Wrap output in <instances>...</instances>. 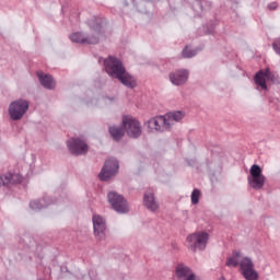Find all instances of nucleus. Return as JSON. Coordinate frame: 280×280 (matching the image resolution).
I'll return each instance as SVG.
<instances>
[{"label": "nucleus", "instance_id": "obj_21", "mask_svg": "<svg viewBox=\"0 0 280 280\" xmlns=\"http://www.w3.org/2000/svg\"><path fill=\"white\" fill-rule=\"evenodd\" d=\"M200 201V190L194 189L191 192V202L192 205H198Z\"/></svg>", "mask_w": 280, "mask_h": 280}, {"label": "nucleus", "instance_id": "obj_24", "mask_svg": "<svg viewBox=\"0 0 280 280\" xmlns=\"http://www.w3.org/2000/svg\"><path fill=\"white\" fill-rule=\"evenodd\" d=\"M269 10H277V3L269 4Z\"/></svg>", "mask_w": 280, "mask_h": 280}, {"label": "nucleus", "instance_id": "obj_11", "mask_svg": "<svg viewBox=\"0 0 280 280\" xmlns=\"http://www.w3.org/2000/svg\"><path fill=\"white\" fill-rule=\"evenodd\" d=\"M270 80V82H277V74L270 71V68H266V70H260L255 75V82L258 86H260L264 91L268 90V85L266 81Z\"/></svg>", "mask_w": 280, "mask_h": 280}, {"label": "nucleus", "instance_id": "obj_22", "mask_svg": "<svg viewBox=\"0 0 280 280\" xmlns=\"http://www.w3.org/2000/svg\"><path fill=\"white\" fill-rule=\"evenodd\" d=\"M183 56L185 58H194V56H196V50H189V47L186 46V48L183 50Z\"/></svg>", "mask_w": 280, "mask_h": 280}, {"label": "nucleus", "instance_id": "obj_15", "mask_svg": "<svg viewBox=\"0 0 280 280\" xmlns=\"http://www.w3.org/2000/svg\"><path fill=\"white\" fill-rule=\"evenodd\" d=\"M19 183H23V176H21V174L7 173L0 176V187L1 185L3 187L8 185H19Z\"/></svg>", "mask_w": 280, "mask_h": 280}, {"label": "nucleus", "instance_id": "obj_16", "mask_svg": "<svg viewBox=\"0 0 280 280\" xmlns=\"http://www.w3.org/2000/svg\"><path fill=\"white\" fill-rule=\"evenodd\" d=\"M189 72H187V70H178L175 73L170 74V80L172 84L180 86V84H185L187 82Z\"/></svg>", "mask_w": 280, "mask_h": 280}, {"label": "nucleus", "instance_id": "obj_25", "mask_svg": "<svg viewBox=\"0 0 280 280\" xmlns=\"http://www.w3.org/2000/svg\"><path fill=\"white\" fill-rule=\"evenodd\" d=\"M31 207H34V202H31Z\"/></svg>", "mask_w": 280, "mask_h": 280}, {"label": "nucleus", "instance_id": "obj_7", "mask_svg": "<svg viewBox=\"0 0 280 280\" xmlns=\"http://www.w3.org/2000/svg\"><path fill=\"white\" fill-rule=\"evenodd\" d=\"M144 126L149 132H165V130H170V122H167L165 115L150 118L144 122Z\"/></svg>", "mask_w": 280, "mask_h": 280}, {"label": "nucleus", "instance_id": "obj_5", "mask_svg": "<svg viewBox=\"0 0 280 280\" xmlns=\"http://www.w3.org/2000/svg\"><path fill=\"white\" fill-rule=\"evenodd\" d=\"M122 126L127 131L128 137H131L132 139H139V136L143 132L141 122L132 116H124Z\"/></svg>", "mask_w": 280, "mask_h": 280}, {"label": "nucleus", "instance_id": "obj_8", "mask_svg": "<svg viewBox=\"0 0 280 280\" xmlns=\"http://www.w3.org/2000/svg\"><path fill=\"white\" fill-rule=\"evenodd\" d=\"M249 174L250 177H248V184L253 189H261L264 185H266V176H264L259 165H252Z\"/></svg>", "mask_w": 280, "mask_h": 280}, {"label": "nucleus", "instance_id": "obj_1", "mask_svg": "<svg viewBox=\"0 0 280 280\" xmlns=\"http://www.w3.org/2000/svg\"><path fill=\"white\" fill-rule=\"evenodd\" d=\"M225 265L228 268H237L245 280H259V272L255 269L253 258L243 256L242 253L235 250L226 259Z\"/></svg>", "mask_w": 280, "mask_h": 280}, {"label": "nucleus", "instance_id": "obj_18", "mask_svg": "<svg viewBox=\"0 0 280 280\" xmlns=\"http://www.w3.org/2000/svg\"><path fill=\"white\" fill-rule=\"evenodd\" d=\"M37 78H39V82L42 85H44L45 89L56 88V81H54V78H51V75L45 74L43 72H37Z\"/></svg>", "mask_w": 280, "mask_h": 280}, {"label": "nucleus", "instance_id": "obj_19", "mask_svg": "<svg viewBox=\"0 0 280 280\" xmlns=\"http://www.w3.org/2000/svg\"><path fill=\"white\" fill-rule=\"evenodd\" d=\"M166 117V122L168 124V128H172L176 121H180L183 117H185V114L183 112H174L164 115Z\"/></svg>", "mask_w": 280, "mask_h": 280}, {"label": "nucleus", "instance_id": "obj_14", "mask_svg": "<svg viewBox=\"0 0 280 280\" xmlns=\"http://www.w3.org/2000/svg\"><path fill=\"white\" fill-rule=\"evenodd\" d=\"M93 226L94 235L98 237V240H104V231H106V222H104V219L95 214L93 217Z\"/></svg>", "mask_w": 280, "mask_h": 280}, {"label": "nucleus", "instance_id": "obj_3", "mask_svg": "<svg viewBox=\"0 0 280 280\" xmlns=\"http://www.w3.org/2000/svg\"><path fill=\"white\" fill-rule=\"evenodd\" d=\"M89 25L91 32L88 36L82 33H73L70 35V40L72 43H80L81 45H97V43H100V37L102 36V25H104V20H102V18H94L89 20Z\"/></svg>", "mask_w": 280, "mask_h": 280}, {"label": "nucleus", "instance_id": "obj_9", "mask_svg": "<svg viewBox=\"0 0 280 280\" xmlns=\"http://www.w3.org/2000/svg\"><path fill=\"white\" fill-rule=\"evenodd\" d=\"M107 199L114 211H117V213H128V202L121 195L110 191L107 195Z\"/></svg>", "mask_w": 280, "mask_h": 280}, {"label": "nucleus", "instance_id": "obj_23", "mask_svg": "<svg viewBox=\"0 0 280 280\" xmlns=\"http://www.w3.org/2000/svg\"><path fill=\"white\" fill-rule=\"evenodd\" d=\"M272 47H273L275 51L278 52L279 56H280V38H278V39L273 43Z\"/></svg>", "mask_w": 280, "mask_h": 280}, {"label": "nucleus", "instance_id": "obj_2", "mask_svg": "<svg viewBox=\"0 0 280 280\" xmlns=\"http://www.w3.org/2000/svg\"><path fill=\"white\" fill-rule=\"evenodd\" d=\"M105 70L110 78H116L128 89H135L137 86V80L130 73L126 71L121 60L115 57H109L104 61Z\"/></svg>", "mask_w": 280, "mask_h": 280}, {"label": "nucleus", "instance_id": "obj_17", "mask_svg": "<svg viewBox=\"0 0 280 280\" xmlns=\"http://www.w3.org/2000/svg\"><path fill=\"white\" fill-rule=\"evenodd\" d=\"M143 205L149 209V211H158L159 210V203H156V200H154V194L152 192H145L143 198Z\"/></svg>", "mask_w": 280, "mask_h": 280}, {"label": "nucleus", "instance_id": "obj_20", "mask_svg": "<svg viewBox=\"0 0 280 280\" xmlns=\"http://www.w3.org/2000/svg\"><path fill=\"white\" fill-rule=\"evenodd\" d=\"M109 135L115 141H119L124 137V129L119 127H109Z\"/></svg>", "mask_w": 280, "mask_h": 280}, {"label": "nucleus", "instance_id": "obj_6", "mask_svg": "<svg viewBox=\"0 0 280 280\" xmlns=\"http://www.w3.org/2000/svg\"><path fill=\"white\" fill-rule=\"evenodd\" d=\"M30 103L25 100H18L10 104L9 115L13 121H19L27 113Z\"/></svg>", "mask_w": 280, "mask_h": 280}, {"label": "nucleus", "instance_id": "obj_10", "mask_svg": "<svg viewBox=\"0 0 280 280\" xmlns=\"http://www.w3.org/2000/svg\"><path fill=\"white\" fill-rule=\"evenodd\" d=\"M117 170H119V163L115 159H109L105 162L98 178L109 180V178H113L117 174Z\"/></svg>", "mask_w": 280, "mask_h": 280}, {"label": "nucleus", "instance_id": "obj_13", "mask_svg": "<svg viewBox=\"0 0 280 280\" xmlns=\"http://www.w3.org/2000/svg\"><path fill=\"white\" fill-rule=\"evenodd\" d=\"M176 277L179 280H198L196 273H194V271H191V269L185 265H178L176 267Z\"/></svg>", "mask_w": 280, "mask_h": 280}, {"label": "nucleus", "instance_id": "obj_4", "mask_svg": "<svg viewBox=\"0 0 280 280\" xmlns=\"http://www.w3.org/2000/svg\"><path fill=\"white\" fill-rule=\"evenodd\" d=\"M187 242L192 253L205 250L207 242H209V234L207 232H195L187 236Z\"/></svg>", "mask_w": 280, "mask_h": 280}, {"label": "nucleus", "instance_id": "obj_12", "mask_svg": "<svg viewBox=\"0 0 280 280\" xmlns=\"http://www.w3.org/2000/svg\"><path fill=\"white\" fill-rule=\"evenodd\" d=\"M71 154L80 156V154H86L89 152V145L83 140L78 138H71L67 143Z\"/></svg>", "mask_w": 280, "mask_h": 280}]
</instances>
